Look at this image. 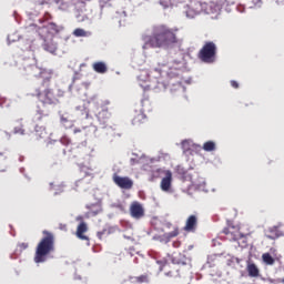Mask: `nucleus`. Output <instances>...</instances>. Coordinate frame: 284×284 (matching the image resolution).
<instances>
[{
  "label": "nucleus",
  "mask_w": 284,
  "mask_h": 284,
  "mask_svg": "<svg viewBox=\"0 0 284 284\" xmlns=\"http://www.w3.org/2000/svg\"><path fill=\"white\" fill-rule=\"evenodd\" d=\"M24 72L27 77H33V79H42L41 85L36 89L32 97H36L44 108L48 105H57L59 100L63 97L61 89L52 88L50 81L54 72L52 69H45L38 67L37 64H24Z\"/></svg>",
  "instance_id": "obj_1"
},
{
  "label": "nucleus",
  "mask_w": 284,
  "mask_h": 284,
  "mask_svg": "<svg viewBox=\"0 0 284 284\" xmlns=\"http://www.w3.org/2000/svg\"><path fill=\"white\" fill-rule=\"evenodd\" d=\"M179 28H170L168 24H155L152 27L151 36H144L143 49L159 48L171 50L172 48L183 45V38H179Z\"/></svg>",
  "instance_id": "obj_2"
},
{
  "label": "nucleus",
  "mask_w": 284,
  "mask_h": 284,
  "mask_svg": "<svg viewBox=\"0 0 284 284\" xmlns=\"http://www.w3.org/2000/svg\"><path fill=\"white\" fill-rule=\"evenodd\" d=\"M42 234L43 236L36 247L33 257L34 263H45V261H48V256H50V254H54L57 250V237H54V233L43 231Z\"/></svg>",
  "instance_id": "obj_3"
},
{
  "label": "nucleus",
  "mask_w": 284,
  "mask_h": 284,
  "mask_svg": "<svg viewBox=\"0 0 284 284\" xmlns=\"http://www.w3.org/2000/svg\"><path fill=\"white\" fill-rule=\"evenodd\" d=\"M138 81L143 90H154L155 92H163L165 90V84L159 78L150 79V71L145 69L140 70Z\"/></svg>",
  "instance_id": "obj_4"
},
{
  "label": "nucleus",
  "mask_w": 284,
  "mask_h": 284,
  "mask_svg": "<svg viewBox=\"0 0 284 284\" xmlns=\"http://www.w3.org/2000/svg\"><path fill=\"white\" fill-rule=\"evenodd\" d=\"M217 50L216 43L206 41L199 51L197 59H200L202 63H214L216 61Z\"/></svg>",
  "instance_id": "obj_5"
},
{
  "label": "nucleus",
  "mask_w": 284,
  "mask_h": 284,
  "mask_svg": "<svg viewBox=\"0 0 284 284\" xmlns=\"http://www.w3.org/2000/svg\"><path fill=\"white\" fill-rule=\"evenodd\" d=\"M49 115L38 111L33 118V122L36 123L34 131L40 139H44L48 136V131L45 130V124L48 123Z\"/></svg>",
  "instance_id": "obj_6"
},
{
  "label": "nucleus",
  "mask_w": 284,
  "mask_h": 284,
  "mask_svg": "<svg viewBox=\"0 0 284 284\" xmlns=\"http://www.w3.org/2000/svg\"><path fill=\"white\" fill-rule=\"evenodd\" d=\"M113 183L121 187V190H132L134 182L128 176H120L119 174H113Z\"/></svg>",
  "instance_id": "obj_7"
},
{
  "label": "nucleus",
  "mask_w": 284,
  "mask_h": 284,
  "mask_svg": "<svg viewBox=\"0 0 284 284\" xmlns=\"http://www.w3.org/2000/svg\"><path fill=\"white\" fill-rule=\"evenodd\" d=\"M199 227V216L196 215H190L186 221L185 225L183 226V231L194 234Z\"/></svg>",
  "instance_id": "obj_8"
},
{
  "label": "nucleus",
  "mask_w": 284,
  "mask_h": 284,
  "mask_svg": "<svg viewBox=\"0 0 284 284\" xmlns=\"http://www.w3.org/2000/svg\"><path fill=\"white\" fill-rule=\"evenodd\" d=\"M130 214L132 219H143L145 216V209H143V205L139 202H132L130 205Z\"/></svg>",
  "instance_id": "obj_9"
},
{
  "label": "nucleus",
  "mask_w": 284,
  "mask_h": 284,
  "mask_svg": "<svg viewBox=\"0 0 284 284\" xmlns=\"http://www.w3.org/2000/svg\"><path fill=\"white\" fill-rule=\"evenodd\" d=\"M85 207L88 210L84 214L87 219H93L103 212V207L99 203L88 204Z\"/></svg>",
  "instance_id": "obj_10"
},
{
  "label": "nucleus",
  "mask_w": 284,
  "mask_h": 284,
  "mask_svg": "<svg viewBox=\"0 0 284 284\" xmlns=\"http://www.w3.org/2000/svg\"><path fill=\"white\" fill-rule=\"evenodd\" d=\"M267 239H271V241H274L275 239H281V236H284V224L280 223L276 226H273L268 231V235H266Z\"/></svg>",
  "instance_id": "obj_11"
},
{
  "label": "nucleus",
  "mask_w": 284,
  "mask_h": 284,
  "mask_svg": "<svg viewBox=\"0 0 284 284\" xmlns=\"http://www.w3.org/2000/svg\"><path fill=\"white\" fill-rule=\"evenodd\" d=\"M148 121V116L143 112V109L135 110L133 112V118H132V125H143Z\"/></svg>",
  "instance_id": "obj_12"
},
{
  "label": "nucleus",
  "mask_w": 284,
  "mask_h": 284,
  "mask_svg": "<svg viewBox=\"0 0 284 284\" xmlns=\"http://www.w3.org/2000/svg\"><path fill=\"white\" fill-rule=\"evenodd\" d=\"M165 276H170L171 278H181V266L171 262L165 270Z\"/></svg>",
  "instance_id": "obj_13"
},
{
  "label": "nucleus",
  "mask_w": 284,
  "mask_h": 284,
  "mask_svg": "<svg viewBox=\"0 0 284 284\" xmlns=\"http://www.w3.org/2000/svg\"><path fill=\"white\" fill-rule=\"evenodd\" d=\"M97 116L100 123H108V121L112 119V112H110V109H108V106H102L101 110L98 112Z\"/></svg>",
  "instance_id": "obj_14"
},
{
  "label": "nucleus",
  "mask_w": 284,
  "mask_h": 284,
  "mask_svg": "<svg viewBox=\"0 0 284 284\" xmlns=\"http://www.w3.org/2000/svg\"><path fill=\"white\" fill-rule=\"evenodd\" d=\"M170 187H172V171H166L161 181V190L162 192H170Z\"/></svg>",
  "instance_id": "obj_15"
},
{
  "label": "nucleus",
  "mask_w": 284,
  "mask_h": 284,
  "mask_svg": "<svg viewBox=\"0 0 284 284\" xmlns=\"http://www.w3.org/2000/svg\"><path fill=\"white\" fill-rule=\"evenodd\" d=\"M85 232H88V224L85 222H81L77 227L75 236L80 239V241H90V237L84 234Z\"/></svg>",
  "instance_id": "obj_16"
},
{
  "label": "nucleus",
  "mask_w": 284,
  "mask_h": 284,
  "mask_svg": "<svg viewBox=\"0 0 284 284\" xmlns=\"http://www.w3.org/2000/svg\"><path fill=\"white\" fill-rule=\"evenodd\" d=\"M229 241H239L240 232L234 226L225 227L223 231Z\"/></svg>",
  "instance_id": "obj_17"
},
{
  "label": "nucleus",
  "mask_w": 284,
  "mask_h": 284,
  "mask_svg": "<svg viewBox=\"0 0 284 284\" xmlns=\"http://www.w3.org/2000/svg\"><path fill=\"white\" fill-rule=\"evenodd\" d=\"M247 274L251 278H258L261 276V271L258 270V266L254 263H248L246 265Z\"/></svg>",
  "instance_id": "obj_18"
},
{
  "label": "nucleus",
  "mask_w": 284,
  "mask_h": 284,
  "mask_svg": "<svg viewBox=\"0 0 284 284\" xmlns=\"http://www.w3.org/2000/svg\"><path fill=\"white\" fill-rule=\"evenodd\" d=\"M92 68L98 74H105V72H108V64L103 61L94 62Z\"/></svg>",
  "instance_id": "obj_19"
},
{
  "label": "nucleus",
  "mask_w": 284,
  "mask_h": 284,
  "mask_svg": "<svg viewBox=\"0 0 284 284\" xmlns=\"http://www.w3.org/2000/svg\"><path fill=\"white\" fill-rule=\"evenodd\" d=\"M262 261L265 265H274L276 263V260H274V257L270 253H264L262 255Z\"/></svg>",
  "instance_id": "obj_20"
},
{
  "label": "nucleus",
  "mask_w": 284,
  "mask_h": 284,
  "mask_svg": "<svg viewBox=\"0 0 284 284\" xmlns=\"http://www.w3.org/2000/svg\"><path fill=\"white\" fill-rule=\"evenodd\" d=\"M171 263L172 262H169L166 258L156 260L160 272H163V270L165 272Z\"/></svg>",
  "instance_id": "obj_21"
},
{
  "label": "nucleus",
  "mask_w": 284,
  "mask_h": 284,
  "mask_svg": "<svg viewBox=\"0 0 284 284\" xmlns=\"http://www.w3.org/2000/svg\"><path fill=\"white\" fill-rule=\"evenodd\" d=\"M133 283H138V284L150 283V276L148 274L135 276Z\"/></svg>",
  "instance_id": "obj_22"
},
{
  "label": "nucleus",
  "mask_w": 284,
  "mask_h": 284,
  "mask_svg": "<svg viewBox=\"0 0 284 284\" xmlns=\"http://www.w3.org/2000/svg\"><path fill=\"white\" fill-rule=\"evenodd\" d=\"M203 150L205 152H214L216 150V143L214 141H207L203 144Z\"/></svg>",
  "instance_id": "obj_23"
},
{
  "label": "nucleus",
  "mask_w": 284,
  "mask_h": 284,
  "mask_svg": "<svg viewBox=\"0 0 284 284\" xmlns=\"http://www.w3.org/2000/svg\"><path fill=\"white\" fill-rule=\"evenodd\" d=\"M49 30H51V32L54 34H59V32H61V29L54 22L49 23Z\"/></svg>",
  "instance_id": "obj_24"
},
{
  "label": "nucleus",
  "mask_w": 284,
  "mask_h": 284,
  "mask_svg": "<svg viewBox=\"0 0 284 284\" xmlns=\"http://www.w3.org/2000/svg\"><path fill=\"white\" fill-rule=\"evenodd\" d=\"M13 134H26V129L23 128V124H20L18 126H14Z\"/></svg>",
  "instance_id": "obj_25"
},
{
  "label": "nucleus",
  "mask_w": 284,
  "mask_h": 284,
  "mask_svg": "<svg viewBox=\"0 0 284 284\" xmlns=\"http://www.w3.org/2000/svg\"><path fill=\"white\" fill-rule=\"evenodd\" d=\"M73 34H74V37H88V32H85V30L79 29V28L73 31Z\"/></svg>",
  "instance_id": "obj_26"
},
{
  "label": "nucleus",
  "mask_w": 284,
  "mask_h": 284,
  "mask_svg": "<svg viewBox=\"0 0 284 284\" xmlns=\"http://www.w3.org/2000/svg\"><path fill=\"white\" fill-rule=\"evenodd\" d=\"M105 234H106V235H110V234H111V232H110L109 229H103L102 231H99V232L97 233V236H98V239H100V241H101V239H103V236H105Z\"/></svg>",
  "instance_id": "obj_27"
},
{
  "label": "nucleus",
  "mask_w": 284,
  "mask_h": 284,
  "mask_svg": "<svg viewBox=\"0 0 284 284\" xmlns=\"http://www.w3.org/2000/svg\"><path fill=\"white\" fill-rule=\"evenodd\" d=\"M179 234V229H175L174 231L169 233V239H174Z\"/></svg>",
  "instance_id": "obj_28"
},
{
  "label": "nucleus",
  "mask_w": 284,
  "mask_h": 284,
  "mask_svg": "<svg viewBox=\"0 0 284 284\" xmlns=\"http://www.w3.org/2000/svg\"><path fill=\"white\" fill-rule=\"evenodd\" d=\"M18 247H19L21 251H23V250H28L29 245H28V243L23 242V243L18 244Z\"/></svg>",
  "instance_id": "obj_29"
},
{
  "label": "nucleus",
  "mask_w": 284,
  "mask_h": 284,
  "mask_svg": "<svg viewBox=\"0 0 284 284\" xmlns=\"http://www.w3.org/2000/svg\"><path fill=\"white\" fill-rule=\"evenodd\" d=\"M59 230H61L62 232H68V224H59Z\"/></svg>",
  "instance_id": "obj_30"
},
{
  "label": "nucleus",
  "mask_w": 284,
  "mask_h": 284,
  "mask_svg": "<svg viewBox=\"0 0 284 284\" xmlns=\"http://www.w3.org/2000/svg\"><path fill=\"white\" fill-rule=\"evenodd\" d=\"M231 85L232 88H234L235 90H239V82H236L235 80L231 81Z\"/></svg>",
  "instance_id": "obj_31"
},
{
  "label": "nucleus",
  "mask_w": 284,
  "mask_h": 284,
  "mask_svg": "<svg viewBox=\"0 0 284 284\" xmlns=\"http://www.w3.org/2000/svg\"><path fill=\"white\" fill-rule=\"evenodd\" d=\"M136 163H139V160L132 158V159H131V165H136Z\"/></svg>",
  "instance_id": "obj_32"
},
{
  "label": "nucleus",
  "mask_w": 284,
  "mask_h": 284,
  "mask_svg": "<svg viewBox=\"0 0 284 284\" xmlns=\"http://www.w3.org/2000/svg\"><path fill=\"white\" fill-rule=\"evenodd\" d=\"M3 161H6V155H3V153H0V163H3Z\"/></svg>",
  "instance_id": "obj_33"
},
{
  "label": "nucleus",
  "mask_w": 284,
  "mask_h": 284,
  "mask_svg": "<svg viewBox=\"0 0 284 284\" xmlns=\"http://www.w3.org/2000/svg\"><path fill=\"white\" fill-rule=\"evenodd\" d=\"M61 121H62V122H65V121H68V119H65V118H61Z\"/></svg>",
  "instance_id": "obj_34"
},
{
  "label": "nucleus",
  "mask_w": 284,
  "mask_h": 284,
  "mask_svg": "<svg viewBox=\"0 0 284 284\" xmlns=\"http://www.w3.org/2000/svg\"><path fill=\"white\" fill-rule=\"evenodd\" d=\"M77 132H81V130H80V129H75V130H74V133L77 134Z\"/></svg>",
  "instance_id": "obj_35"
},
{
  "label": "nucleus",
  "mask_w": 284,
  "mask_h": 284,
  "mask_svg": "<svg viewBox=\"0 0 284 284\" xmlns=\"http://www.w3.org/2000/svg\"><path fill=\"white\" fill-rule=\"evenodd\" d=\"M280 283H283L284 284V277L282 280H280Z\"/></svg>",
  "instance_id": "obj_36"
},
{
  "label": "nucleus",
  "mask_w": 284,
  "mask_h": 284,
  "mask_svg": "<svg viewBox=\"0 0 284 284\" xmlns=\"http://www.w3.org/2000/svg\"><path fill=\"white\" fill-rule=\"evenodd\" d=\"M1 132H3V130L0 129V134H1Z\"/></svg>",
  "instance_id": "obj_37"
}]
</instances>
